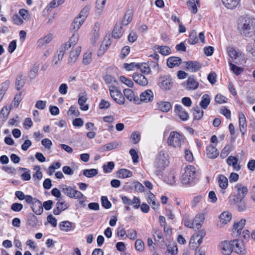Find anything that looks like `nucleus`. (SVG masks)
<instances>
[{
    "label": "nucleus",
    "mask_w": 255,
    "mask_h": 255,
    "mask_svg": "<svg viewBox=\"0 0 255 255\" xmlns=\"http://www.w3.org/2000/svg\"><path fill=\"white\" fill-rule=\"evenodd\" d=\"M238 29L241 34L252 37L255 34V23L252 19L247 17H241L239 19Z\"/></svg>",
    "instance_id": "1"
},
{
    "label": "nucleus",
    "mask_w": 255,
    "mask_h": 255,
    "mask_svg": "<svg viewBox=\"0 0 255 255\" xmlns=\"http://www.w3.org/2000/svg\"><path fill=\"white\" fill-rule=\"evenodd\" d=\"M168 164L165 151L161 150L159 152L154 162V167L156 168L155 173L158 176L162 175V171Z\"/></svg>",
    "instance_id": "2"
},
{
    "label": "nucleus",
    "mask_w": 255,
    "mask_h": 255,
    "mask_svg": "<svg viewBox=\"0 0 255 255\" xmlns=\"http://www.w3.org/2000/svg\"><path fill=\"white\" fill-rule=\"evenodd\" d=\"M184 136L182 134L175 131H171L167 139V143L169 146L174 147H180L184 142Z\"/></svg>",
    "instance_id": "3"
},
{
    "label": "nucleus",
    "mask_w": 255,
    "mask_h": 255,
    "mask_svg": "<svg viewBox=\"0 0 255 255\" xmlns=\"http://www.w3.org/2000/svg\"><path fill=\"white\" fill-rule=\"evenodd\" d=\"M195 169L194 166L189 165L186 166L185 172L182 174L181 181L183 184L189 185L192 184L195 179Z\"/></svg>",
    "instance_id": "4"
},
{
    "label": "nucleus",
    "mask_w": 255,
    "mask_h": 255,
    "mask_svg": "<svg viewBox=\"0 0 255 255\" xmlns=\"http://www.w3.org/2000/svg\"><path fill=\"white\" fill-rule=\"evenodd\" d=\"M60 188L64 194L71 198L80 199L83 197V194L77 190L75 186L72 187L63 185L60 186Z\"/></svg>",
    "instance_id": "5"
},
{
    "label": "nucleus",
    "mask_w": 255,
    "mask_h": 255,
    "mask_svg": "<svg viewBox=\"0 0 255 255\" xmlns=\"http://www.w3.org/2000/svg\"><path fill=\"white\" fill-rule=\"evenodd\" d=\"M111 97L114 101L120 105L125 103V99L121 92L117 89L115 86H110L109 88Z\"/></svg>",
    "instance_id": "6"
},
{
    "label": "nucleus",
    "mask_w": 255,
    "mask_h": 255,
    "mask_svg": "<svg viewBox=\"0 0 255 255\" xmlns=\"http://www.w3.org/2000/svg\"><path fill=\"white\" fill-rule=\"evenodd\" d=\"M173 81L170 76L165 75L161 76L158 82V85L163 91L170 89L173 85Z\"/></svg>",
    "instance_id": "7"
},
{
    "label": "nucleus",
    "mask_w": 255,
    "mask_h": 255,
    "mask_svg": "<svg viewBox=\"0 0 255 255\" xmlns=\"http://www.w3.org/2000/svg\"><path fill=\"white\" fill-rule=\"evenodd\" d=\"M67 43H64L61 45L58 51L54 55L53 62L54 66H56L62 61L65 51L68 50Z\"/></svg>",
    "instance_id": "8"
},
{
    "label": "nucleus",
    "mask_w": 255,
    "mask_h": 255,
    "mask_svg": "<svg viewBox=\"0 0 255 255\" xmlns=\"http://www.w3.org/2000/svg\"><path fill=\"white\" fill-rule=\"evenodd\" d=\"M233 251L240 255H245L246 253L243 242L239 240H232Z\"/></svg>",
    "instance_id": "9"
},
{
    "label": "nucleus",
    "mask_w": 255,
    "mask_h": 255,
    "mask_svg": "<svg viewBox=\"0 0 255 255\" xmlns=\"http://www.w3.org/2000/svg\"><path fill=\"white\" fill-rule=\"evenodd\" d=\"M32 211L36 215H40L43 212V206L41 202L36 198H33V201L31 202Z\"/></svg>",
    "instance_id": "10"
},
{
    "label": "nucleus",
    "mask_w": 255,
    "mask_h": 255,
    "mask_svg": "<svg viewBox=\"0 0 255 255\" xmlns=\"http://www.w3.org/2000/svg\"><path fill=\"white\" fill-rule=\"evenodd\" d=\"M133 81L140 86H145L148 84V80L143 75L134 73L132 75Z\"/></svg>",
    "instance_id": "11"
},
{
    "label": "nucleus",
    "mask_w": 255,
    "mask_h": 255,
    "mask_svg": "<svg viewBox=\"0 0 255 255\" xmlns=\"http://www.w3.org/2000/svg\"><path fill=\"white\" fill-rule=\"evenodd\" d=\"M199 85L198 82L195 80L194 76H190L186 81L184 86L187 90H194L196 89Z\"/></svg>",
    "instance_id": "12"
},
{
    "label": "nucleus",
    "mask_w": 255,
    "mask_h": 255,
    "mask_svg": "<svg viewBox=\"0 0 255 255\" xmlns=\"http://www.w3.org/2000/svg\"><path fill=\"white\" fill-rule=\"evenodd\" d=\"M174 112L178 114L182 121H185L188 119L189 115L181 105H176L175 107Z\"/></svg>",
    "instance_id": "13"
},
{
    "label": "nucleus",
    "mask_w": 255,
    "mask_h": 255,
    "mask_svg": "<svg viewBox=\"0 0 255 255\" xmlns=\"http://www.w3.org/2000/svg\"><path fill=\"white\" fill-rule=\"evenodd\" d=\"M184 63L186 64L187 69L191 72L198 71L201 68V64L198 61H189Z\"/></svg>",
    "instance_id": "14"
},
{
    "label": "nucleus",
    "mask_w": 255,
    "mask_h": 255,
    "mask_svg": "<svg viewBox=\"0 0 255 255\" xmlns=\"http://www.w3.org/2000/svg\"><path fill=\"white\" fill-rule=\"evenodd\" d=\"M81 51V47H77L74 50L71 51L69 53V57L68 59V63L73 64L77 60L79 55Z\"/></svg>",
    "instance_id": "15"
},
{
    "label": "nucleus",
    "mask_w": 255,
    "mask_h": 255,
    "mask_svg": "<svg viewBox=\"0 0 255 255\" xmlns=\"http://www.w3.org/2000/svg\"><path fill=\"white\" fill-rule=\"evenodd\" d=\"M152 233L155 242L161 244V245L164 244V238L161 230L157 228H153L152 231Z\"/></svg>",
    "instance_id": "16"
},
{
    "label": "nucleus",
    "mask_w": 255,
    "mask_h": 255,
    "mask_svg": "<svg viewBox=\"0 0 255 255\" xmlns=\"http://www.w3.org/2000/svg\"><path fill=\"white\" fill-rule=\"evenodd\" d=\"M222 250L223 254L225 255H229L233 251L232 247V241L227 242L224 241L222 243Z\"/></svg>",
    "instance_id": "17"
},
{
    "label": "nucleus",
    "mask_w": 255,
    "mask_h": 255,
    "mask_svg": "<svg viewBox=\"0 0 255 255\" xmlns=\"http://www.w3.org/2000/svg\"><path fill=\"white\" fill-rule=\"evenodd\" d=\"M153 99V94L151 90H147L142 92L140 95L141 101L148 102L152 101Z\"/></svg>",
    "instance_id": "18"
},
{
    "label": "nucleus",
    "mask_w": 255,
    "mask_h": 255,
    "mask_svg": "<svg viewBox=\"0 0 255 255\" xmlns=\"http://www.w3.org/2000/svg\"><path fill=\"white\" fill-rule=\"evenodd\" d=\"M206 153L209 158L214 159L219 155V152L215 146L209 145L207 146Z\"/></svg>",
    "instance_id": "19"
},
{
    "label": "nucleus",
    "mask_w": 255,
    "mask_h": 255,
    "mask_svg": "<svg viewBox=\"0 0 255 255\" xmlns=\"http://www.w3.org/2000/svg\"><path fill=\"white\" fill-rule=\"evenodd\" d=\"M237 195L242 199H243L247 194L248 190L247 187L243 186L242 184H238L235 186Z\"/></svg>",
    "instance_id": "20"
},
{
    "label": "nucleus",
    "mask_w": 255,
    "mask_h": 255,
    "mask_svg": "<svg viewBox=\"0 0 255 255\" xmlns=\"http://www.w3.org/2000/svg\"><path fill=\"white\" fill-rule=\"evenodd\" d=\"M53 38V35L51 33H49L43 38L39 39L37 41V45L38 47H42L46 46L47 44L49 43Z\"/></svg>",
    "instance_id": "21"
},
{
    "label": "nucleus",
    "mask_w": 255,
    "mask_h": 255,
    "mask_svg": "<svg viewBox=\"0 0 255 255\" xmlns=\"http://www.w3.org/2000/svg\"><path fill=\"white\" fill-rule=\"evenodd\" d=\"M15 196L19 200H25V201L27 204H31L33 201V197L29 195H25L23 192L21 191H17L15 193Z\"/></svg>",
    "instance_id": "22"
},
{
    "label": "nucleus",
    "mask_w": 255,
    "mask_h": 255,
    "mask_svg": "<svg viewBox=\"0 0 255 255\" xmlns=\"http://www.w3.org/2000/svg\"><path fill=\"white\" fill-rule=\"evenodd\" d=\"M241 0H222L223 5L228 9L235 8L239 4Z\"/></svg>",
    "instance_id": "23"
},
{
    "label": "nucleus",
    "mask_w": 255,
    "mask_h": 255,
    "mask_svg": "<svg viewBox=\"0 0 255 255\" xmlns=\"http://www.w3.org/2000/svg\"><path fill=\"white\" fill-rule=\"evenodd\" d=\"M181 59L178 57H170L167 60V65L169 68L178 66L181 62Z\"/></svg>",
    "instance_id": "24"
},
{
    "label": "nucleus",
    "mask_w": 255,
    "mask_h": 255,
    "mask_svg": "<svg viewBox=\"0 0 255 255\" xmlns=\"http://www.w3.org/2000/svg\"><path fill=\"white\" fill-rule=\"evenodd\" d=\"M238 161V159L237 158L233 156H230L227 159L228 164L230 166H232L234 169L236 171H239L241 168V166L237 164Z\"/></svg>",
    "instance_id": "25"
},
{
    "label": "nucleus",
    "mask_w": 255,
    "mask_h": 255,
    "mask_svg": "<svg viewBox=\"0 0 255 255\" xmlns=\"http://www.w3.org/2000/svg\"><path fill=\"white\" fill-rule=\"evenodd\" d=\"M204 220V216L203 214H198L195 217L191 225L194 226L198 229L200 228L203 223Z\"/></svg>",
    "instance_id": "26"
},
{
    "label": "nucleus",
    "mask_w": 255,
    "mask_h": 255,
    "mask_svg": "<svg viewBox=\"0 0 255 255\" xmlns=\"http://www.w3.org/2000/svg\"><path fill=\"white\" fill-rule=\"evenodd\" d=\"M124 93L125 97L129 101H132L133 100L135 103L137 101L138 97L137 96H135L134 93L132 90L130 89H126L124 90Z\"/></svg>",
    "instance_id": "27"
},
{
    "label": "nucleus",
    "mask_w": 255,
    "mask_h": 255,
    "mask_svg": "<svg viewBox=\"0 0 255 255\" xmlns=\"http://www.w3.org/2000/svg\"><path fill=\"white\" fill-rule=\"evenodd\" d=\"M133 13L131 10L128 9L127 10L123 20L121 23H119L121 25H127L132 20Z\"/></svg>",
    "instance_id": "28"
},
{
    "label": "nucleus",
    "mask_w": 255,
    "mask_h": 255,
    "mask_svg": "<svg viewBox=\"0 0 255 255\" xmlns=\"http://www.w3.org/2000/svg\"><path fill=\"white\" fill-rule=\"evenodd\" d=\"M239 126L241 132L244 134L247 127V123L245 116L242 113L239 114Z\"/></svg>",
    "instance_id": "29"
},
{
    "label": "nucleus",
    "mask_w": 255,
    "mask_h": 255,
    "mask_svg": "<svg viewBox=\"0 0 255 255\" xmlns=\"http://www.w3.org/2000/svg\"><path fill=\"white\" fill-rule=\"evenodd\" d=\"M220 222L222 225L227 224L232 219V214L229 212H224L220 216Z\"/></svg>",
    "instance_id": "30"
},
{
    "label": "nucleus",
    "mask_w": 255,
    "mask_h": 255,
    "mask_svg": "<svg viewBox=\"0 0 255 255\" xmlns=\"http://www.w3.org/2000/svg\"><path fill=\"white\" fill-rule=\"evenodd\" d=\"M123 34V30L122 25L120 24L117 23L114 28L112 36L114 38H120Z\"/></svg>",
    "instance_id": "31"
},
{
    "label": "nucleus",
    "mask_w": 255,
    "mask_h": 255,
    "mask_svg": "<svg viewBox=\"0 0 255 255\" xmlns=\"http://www.w3.org/2000/svg\"><path fill=\"white\" fill-rule=\"evenodd\" d=\"M157 105L158 109L163 112H168L172 107L171 103L168 102H160Z\"/></svg>",
    "instance_id": "32"
},
{
    "label": "nucleus",
    "mask_w": 255,
    "mask_h": 255,
    "mask_svg": "<svg viewBox=\"0 0 255 255\" xmlns=\"http://www.w3.org/2000/svg\"><path fill=\"white\" fill-rule=\"evenodd\" d=\"M154 47V49L158 50L161 54L164 56L169 55L171 53L170 48L167 46H159L156 45Z\"/></svg>",
    "instance_id": "33"
},
{
    "label": "nucleus",
    "mask_w": 255,
    "mask_h": 255,
    "mask_svg": "<svg viewBox=\"0 0 255 255\" xmlns=\"http://www.w3.org/2000/svg\"><path fill=\"white\" fill-rule=\"evenodd\" d=\"M210 103V97L208 94H204L201 98L200 106L203 109H206Z\"/></svg>",
    "instance_id": "34"
},
{
    "label": "nucleus",
    "mask_w": 255,
    "mask_h": 255,
    "mask_svg": "<svg viewBox=\"0 0 255 255\" xmlns=\"http://www.w3.org/2000/svg\"><path fill=\"white\" fill-rule=\"evenodd\" d=\"M83 22L84 21L83 20H81L79 18L76 17L71 24L70 27L71 30L77 31L80 28Z\"/></svg>",
    "instance_id": "35"
},
{
    "label": "nucleus",
    "mask_w": 255,
    "mask_h": 255,
    "mask_svg": "<svg viewBox=\"0 0 255 255\" xmlns=\"http://www.w3.org/2000/svg\"><path fill=\"white\" fill-rule=\"evenodd\" d=\"M25 81L24 77L22 75L17 76L15 80V88L17 90H20L24 85Z\"/></svg>",
    "instance_id": "36"
},
{
    "label": "nucleus",
    "mask_w": 255,
    "mask_h": 255,
    "mask_svg": "<svg viewBox=\"0 0 255 255\" xmlns=\"http://www.w3.org/2000/svg\"><path fill=\"white\" fill-rule=\"evenodd\" d=\"M39 68V64L38 63L33 64L28 74V77L30 79L33 80L36 77Z\"/></svg>",
    "instance_id": "37"
},
{
    "label": "nucleus",
    "mask_w": 255,
    "mask_h": 255,
    "mask_svg": "<svg viewBox=\"0 0 255 255\" xmlns=\"http://www.w3.org/2000/svg\"><path fill=\"white\" fill-rule=\"evenodd\" d=\"M87 100V99L85 96H81L79 97L78 102L80 106V109L82 111H87L89 109V106L85 105Z\"/></svg>",
    "instance_id": "38"
},
{
    "label": "nucleus",
    "mask_w": 255,
    "mask_h": 255,
    "mask_svg": "<svg viewBox=\"0 0 255 255\" xmlns=\"http://www.w3.org/2000/svg\"><path fill=\"white\" fill-rule=\"evenodd\" d=\"M227 52L229 56L233 59L235 60L238 57L241 53L238 52L234 47H229L227 48Z\"/></svg>",
    "instance_id": "39"
},
{
    "label": "nucleus",
    "mask_w": 255,
    "mask_h": 255,
    "mask_svg": "<svg viewBox=\"0 0 255 255\" xmlns=\"http://www.w3.org/2000/svg\"><path fill=\"white\" fill-rule=\"evenodd\" d=\"M218 183L220 187L222 189H225L228 187V179L223 175L219 176Z\"/></svg>",
    "instance_id": "40"
},
{
    "label": "nucleus",
    "mask_w": 255,
    "mask_h": 255,
    "mask_svg": "<svg viewBox=\"0 0 255 255\" xmlns=\"http://www.w3.org/2000/svg\"><path fill=\"white\" fill-rule=\"evenodd\" d=\"M194 118L195 120H199L201 119L204 115V112L201 110L198 106H196L193 108Z\"/></svg>",
    "instance_id": "41"
},
{
    "label": "nucleus",
    "mask_w": 255,
    "mask_h": 255,
    "mask_svg": "<svg viewBox=\"0 0 255 255\" xmlns=\"http://www.w3.org/2000/svg\"><path fill=\"white\" fill-rule=\"evenodd\" d=\"M79 40V35L78 34L74 33L70 37L69 41L67 43L68 45V49L69 48L74 47L77 43Z\"/></svg>",
    "instance_id": "42"
},
{
    "label": "nucleus",
    "mask_w": 255,
    "mask_h": 255,
    "mask_svg": "<svg viewBox=\"0 0 255 255\" xmlns=\"http://www.w3.org/2000/svg\"><path fill=\"white\" fill-rule=\"evenodd\" d=\"M247 51L249 57L253 61H255V45L248 44L247 46Z\"/></svg>",
    "instance_id": "43"
},
{
    "label": "nucleus",
    "mask_w": 255,
    "mask_h": 255,
    "mask_svg": "<svg viewBox=\"0 0 255 255\" xmlns=\"http://www.w3.org/2000/svg\"><path fill=\"white\" fill-rule=\"evenodd\" d=\"M28 224L32 227H35L38 223L37 218L33 214H30L28 215Z\"/></svg>",
    "instance_id": "44"
},
{
    "label": "nucleus",
    "mask_w": 255,
    "mask_h": 255,
    "mask_svg": "<svg viewBox=\"0 0 255 255\" xmlns=\"http://www.w3.org/2000/svg\"><path fill=\"white\" fill-rule=\"evenodd\" d=\"M198 41L197 32L195 30H193L189 36L188 42L191 44H195Z\"/></svg>",
    "instance_id": "45"
},
{
    "label": "nucleus",
    "mask_w": 255,
    "mask_h": 255,
    "mask_svg": "<svg viewBox=\"0 0 255 255\" xmlns=\"http://www.w3.org/2000/svg\"><path fill=\"white\" fill-rule=\"evenodd\" d=\"M59 226L61 230L68 232L71 230L72 223L69 221H63L60 223Z\"/></svg>",
    "instance_id": "46"
},
{
    "label": "nucleus",
    "mask_w": 255,
    "mask_h": 255,
    "mask_svg": "<svg viewBox=\"0 0 255 255\" xmlns=\"http://www.w3.org/2000/svg\"><path fill=\"white\" fill-rule=\"evenodd\" d=\"M231 70L236 75H239L244 71V68L239 67L236 65L233 64L231 62H229Z\"/></svg>",
    "instance_id": "47"
},
{
    "label": "nucleus",
    "mask_w": 255,
    "mask_h": 255,
    "mask_svg": "<svg viewBox=\"0 0 255 255\" xmlns=\"http://www.w3.org/2000/svg\"><path fill=\"white\" fill-rule=\"evenodd\" d=\"M98 173V170L94 168L85 169L83 171V175L88 178H92L96 176Z\"/></svg>",
    "instance_id": "48"
},
{
    "label": "nucleus",
    "mask_w": 255,
    "mask_h": 255,
    "mask_svg": "<svg viewBox=\"0 0 255 255\" xmlns=\"http://www.w3.org/2000/svg\"><path fill=\"white\" fill-rule=\"evenodd\" d=\"M89 7L88 6H85L80 11L78 16H77V18H79L81 20H83L84 21L85 18L87 16V15L89 11Z\"/></svg>",
    "instance_id": "49"
},
{
    "label": "nucleus",
    "mask_w": 255,
    "mask_h": 255,
    "mask_svg": "<svg viewBox=\"0 0 255 255\" xmlns=\"http://www.w3.org/2000/svg\"><path fill=\"white\" fill-rule=\"evenodd\" d=\"M119 177L125 178L132 176V172L126 169H121L119 171Z\"/></svg>",
    "instance_id": "50"
},
{
    "label": "nucleus",
    "mask_w": 255,
    "mask_h": 255,
    "mask_svg": "<svg viewBox=\"0 0 255 255\" xmlns=\"http://www.w3.org/2000/svg\"><path fill=\"white\" fill-rule=\"evenodd\" d=\"M243 199L238 195H232L229 196V202L231 205L238 204Z\"/></svg>",
    "instance_id": "51"
},
{
    "label": "nucleus",
    "mask_w": 255,
    "mask_h": 255,
    "mask_svg": "<svg viewBox=\"0 0 255 255\" xmlns=\"http://www.w3.org/2000/svg\"><path fill=\"white\" fill-rule=\"evenodd\" d=\"M246 223V220L244 219H241L239 222L235 223L234 225V229L237 231V232H239L240 231L242 230Z\"/></svg>",
    "instance_id": "52"
},
{
    "label": "nucleus",
    "mask_w": 255,
    "mask_h": 255,
    "mask_svg": "<svg viewBox=\"0 0 255 255\" xmlns=\"http://www.w3.org/2000/svg\"><path fill=\"white\" fill-rule=\"evenodd\" d=\"M187 5L189 7V10L191 11L192 13L195 14L197 12L198 8L194 1L188 0L187 2Z\"/></svg>",
    "instance_id": "53"
},
{
    "label": "nucleus",
    "mask_w": 255,
    "mask_h": 255,
    "mask_svg": "<svg viewBox=\"0 0 255 255\" xmlns=\"http://www.w3.org/2000/svg\"><path fill=\"white\" fill-rule=\"evenodd\" d=\"M115 167L114 163L112 161L108 162L107 165H104L103 166V170L105 173H110Z\"/></svg>",
    "instance_id": "54"
},
{
    "label": "nucleus",
    "mask_w": 255,
    "mask_h": 255,
    "mask_svg": "<svg viewBox=\"0 0 255 255\" xmlns=\"http://www.w3.org/2000/svg\"><path fill=\"white\" fill-rule=\"evenodd\" d=\"M144 245L142 241L137 239L135 242V248L139 252H142L144 250Z\"/></svg>",
    "instance_id": "55"
},
{
    "label": "nucleus",
    "mask_w": 255,
    "mask_h": 255,
    "mask_svg": "<svg viewBox=\"0 0 255 255\" xmlns=\"http://www.w3.org/2000/svg\"><path fill=\"white\" fill-rule=\"evenodd\" d=\"M101 203L102 206L106 209H110L112 206L111 202L108 200L106 196H102L101 197Z\"/></svg>",
    "instance_id": "56"
},
{
    "label": "nucleus",
    "mask_w": 255,
    "mask_h": 255,
    "mask_svg": "<svg viewBox=\"0 0 255 255\" xmlns=\"http://www.w3.org/2000/svg\"><path fill=\"white\" fill-rule=\"evenodd\" d=\"M130 138L134 144L138 143L140 139V133L138 131L133 132L131 135Z\"/></svg>",
    "instance_id": "57"
},
{
    "label": "nucleus",
    "mask_w": 255,
    "mask_h": 255,
    "mask_svg": "<svg viewBox=\"0 0 255 255\" xmlns=\"http://www.w3.org/2000/svg\"><path fill=\"white\" fill-rule=\"evenodd\" d=\"M21 100L22 94L21 93L17 94L15 96L13 101L12 102V104L13 105L14 107L17 108Z\"/></svg>",
    "instance_id": "58"
},
{
    "label": "nucleus",
    "mask_w": 255,
    "mask_h": 255,
    "mask_svg": "<svg viewBox=\"0 0 255 255\" xmlns=\"http://www.w3.org/2000/svg\"><path fill=\"white\" fill-rule=\"evenodd\" d=\"M92 61L91 53L87 52L83 55V63L84 65H88Z\"/></svg>",
    "instance_id": "59"
},
{
    "label": "nucleus",
    "mask_w": 255,
    "mask_h": 255,
    "mask_svg": "<svg viewBox=\"0 0 255 255\" xmlns=\"http://www.w3.org/2000/svg\"><path fill=\"white\" fill-rule=\"evenodd\" d=\"M9 113V110L6 107H3L0 112V118L5 121Z\"/></svg>",
    "instance_id": "60"
},
{
    "label": "nucleus",
    "mask_w": 255,
    "mask_h": 255,
    "mask_svg": "<svg viewBox=\"0 0 255 255\" xmlns=\"http://www.w3.org/2000/svg\"><path fill=\"white\" fill-rule=\"evenodd\" d=\"M197 239L198 238H197V236L194 234L190 240L189 247L192 250L198 248V246L196 245Z\"/></svg>",
    "instance_id": "61"
},
{
    "label": "nucleus",
    "mask_w": 255,
    "mask_h": 255,
    "mask_svg": "<svg viewBox=\"0 0 255 255\" xmlns=\"http://www.w3.org/2000/svg\"><path fill=\"white\" fill-rule=\"evenodd\" d=\"M23 207V205L19 203H14L11 205V209L14 212H20Z\"/></svg>",
    "instance_id": "62"
},
{
    "label": "nucleus",
    "mask_w": 255,
    "mask_h": 255,
    "mask_svg": "<svg viewBox=\"0 0 255 255\" xmlns=\"http://www.w3.org/2000/svg\"><path fill=\"white\" fill-rule=\"evenodd\" d=\"M120 80L123 83H124L125 85H126L129 87L131 88L133 86V82L130 79L127 78L125 76H120Z\"/></svg>",
    "instance_id": "63"
},
{
    "label": "nucleus",
    "mask_w": 255,
    "mask_h": 255,
    "mask_svg": "<svg viewBox=\"0 0 255 255\" xmlns=\"http://www.w3.org/2000/svg\"><path fill=\"white\" fill-rule=\"evenodd\" d=\"M19 13L24 20H28L29 19V13L28 10L21 8L19 10Z\"/></svg>",
    "instance_id": "64"
}]
</instances>
